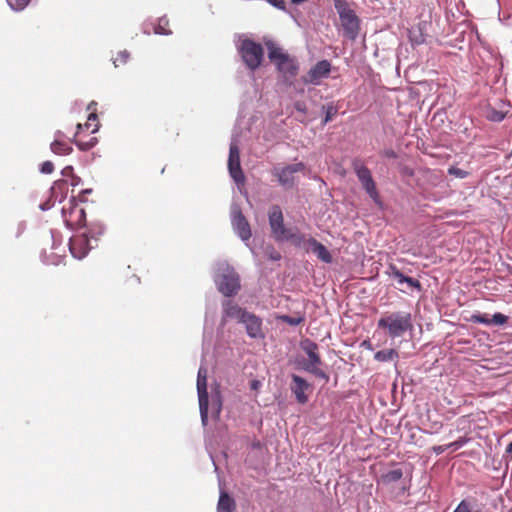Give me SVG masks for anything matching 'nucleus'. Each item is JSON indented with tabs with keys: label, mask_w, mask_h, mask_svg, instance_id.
I'll return each instance as SVG.
<instances>
[{
	"label": "nucleus",
	"mask_w": 512,
	"mask_h": 512,
	"mask_svg": "<svg viewBox=\"0 0 512 512\" xmlns=\"http://www.w3.org/2000/svg\"><path fill=\"white\" fill-rule=\"evenodd\" d=\"M465 35V30L459 32L457 36L452 40L451 46L459 50H463V46L461 45V43L465 41Z\"/></svg>",
	"instance_id": "nucleus-44"
},
{
	"label": "nucleus",
	"mask_w": 512,
	"mask_h": 512,
	"mask_svg": "<svg viewBox=\"0 0 512 512\" xmlns=\"http://www.w3.org/2000/svg\"><path fill=\"white\" fill-rule=\"evenodd\" d=\"M507 115V111L498 110L495 107L488 105L485 110V117L490 122L500 123L502 122Z\"/></svg>",
	"instance_id": "nucleus-29"
},
{
	"label": "nucleus",
	"mask_w": 512,
	"mask_h": 512,
	"mask_svg": "<svg viewBox=\"0 0 512 512\" xmlns=\"http://www.w3.org/2000/svg\"><path fill=\"white\" fill-rule=\"evenodd\" d=\"M264 256L273 262L279 261L282 258V255L279 251L275 249L273 245H267L264 248Z\"/></svg>",
	"instance_id": "nucleus-36"
},
{
	"label": "nucleus",
	"mask_w": 512,
	"mask_h": 512,
	"mask_svg": "<svg viewBox=\"0 0 512 512\" xmlns=\"http://www.w3.org/2000/svg\"><path fill=\"white\" fill-rule=\"evenodd\" d=\"M77 213V218L75 221H72L68 219L67 215L69 214V208L63 207L61 209V215L64 220L65 227L74 233L78 230H81L84 228V226L88 223L86 219V210L84 208H76V210L73 212Z\"/></svg>",
	"instance_id": "nucleus-19"
},
{
	"label": "nucleus",
	"mask_w": 512,
	"mask_h": 512,
	"mask_svg": "<svg viewBox=\"0 0 512 512\" xmlns=\"http://www.w3.org/2000/svg\"><path fill=\"white\" fill-rule=\"evenodd\" d=\"M264 44L269 61L274 65L283 82L291 85V79L295 78L299 73V61L272 39H266Z\"/></svg>",
	"instance_id": "nucleus-4"
},
{
	"label": "nucleus",
	"mask_w": 512,
	"mask_h": 512,
	"mask_svg": "<svg viewBox=\"0 0 512 512\" xmlns=\"http://www.w3.org/2000/svg\"><path fill=\"white\" fill-rule=\"evenodd\" d=\"M267 216L271 236L275 242H289L293 247L297 249H304L306 252H309L308 238L306 237V234L300 232L297 227L292 229L285 225L283 211L279 205H271Z\"/></svg>",
	"instance_id": "nucleus-2"
},
{
	"label": "nucleus",
	"mask_w": 512,
	"mask_h": 512,
	"mask_svg": "<svg viewBox=\"0 0 512 512\" xmlns=\"http://www.w3.org/2000/svg\"><path fill=\"white\" fill-rule=\"evenodd\" d=\"M352 167L355 175L361 183L362 189L378 207L383 208V201L370 169L359 160H354Z\"/></svg>",
	"instance_id": "nucleus-10"
},
{
	"label": "nucleus",
	"mask_w": 512,
	"mask_h": 512,
	"mask_svg": "<svg viewBox=\"0 0 512 512\" xmlns=\"http://www.w3.org/2000/svg\"><path fill=\"white\" fill-rule=\"evenodd\" d=\"M93 193L92 188L82 189L77 196L72 195L69 199V215L72 216L73 212L78 207L79 203L87 202V196Z\"/></svg>",
	"instance_id": "nucleus-26"
},
{
	"label": "nucleus",
	"mask_w": 512,
	"mask_h": 512,
	"mask_svg": "<svg viewBox=\"0 0 512 512\" xmlns=\"http://www.w3.org/2000/svg\"><path fill=\"white\" fill-rule=\"evenodd\" d=\"M169 23L166 15L158 18V23L154 26V33L157 35L169 36L172 34L170 29L165 28Z\"/></svg>",
	"instance_id": "nucleus-31"
},
{
	"label": "nucleus",
	"mask_w": 512,
	"mask_h": 512,
	"mask_svg": "<svg viewBox=\"0 0 512 512\" xmlns=\"http://www.w3.org/2000/svg\"><path fill=\"white\" fill-rule=\"evenodd\" d=\"M55 202L56 201H54V199L49 196L46 201L40 203L39 209L41 211H48L54 206Z\"/></svg>",
	"instance_id": "nucleus-47"
},
{
	"label": "nucleus",
	"mask_w": 512,
	"mask_h": 512,
	"mask_svg": "<svg viewBox=\"0 0 512 512\" xmlns=\"http://www.w3.org/2000/svg\"><path fill=\"white\" fill-rule=\"evenodd\" d=\"M340 105L338 102L335 101H329L320 107V111L322 114L321 118V127H325L330 122L334 120V118L339 113Z\"/></svg>",
	"instance_id": "nucleus-22"
},
{
	"label": "nucleus",
	"mask_w": 512,
	"mask_h": 512,
	"mask_svg": "<svg viewBox=\"0 0 512 512\" xmlns=\"http://www.w3.org/2000/svg\"><path fill=\"white\" fill-rule=\"evenodd\" d=\"M98 119V115L96 113H90L88 115V121H96Z\"/></svg>",
	"instance_id": "nucleus-63"
},
{
	"label": "nucleus",
	"mask_w": 512,
	"mask_h": 512,
	"mask_svg": "<svg viewBox=\"0 0 512 512\" xmlns=\"http://www.w3.org/2000/svg\"><path fill=\"white\" fill-rule=\"evenodd\" d=\"M444 450H445V448H444L443 446H434V447H433V451H434L437 455H439V454L443 453V452H444Z\"/></svg>",
	"instance_id": "nucleus-60"
},
{
	"label": "nucleus",
	"mask_w": 512,
	"mask_h": 512,
	"mask_svg": "<svg viewBox=\"0 0 512 512\" xmlns=\"http://www.w3.org/2000/svg\"><path fill=\"white\" fill-rule=\"evenodd\" d=\"M290 379L289 388L296 402L301 405L307 404L309 401L307 392L313 390V385L306 378L296 373H291Z\"/></svg>",
	"instance_id": "nucleus-16"
},
{
	"label": "nucleus",
	"mask_w": 512,
	"mask_h": 512,
	"mask_svg": "<svg viewBox=\"0 0 512 512\" xmlns=\"http://www.w3.org/2000/svg\"><path fill=\"white\" fill-rule=\"evenodd\" d=\"M98 144L97 137H91L88 141H82L80 143H76V147L83 152L89 151L94 148Z\"/></svg>",
	"instance_id": "nucleus-40"
},
{
	"label": "nucleus",
	"mask_w": 512,
	"mask_h": 512,
	"mask_svg": "<svg viewBox=\"0 0 512 512\" xmlns=\"http://www.w3.org/2000/svg\"><path fill=\"white\" fill-rule=\"evenodd\" d=\"M277 319L293 327H296L305 321V317L303 315L291 316L288 314H281Z\"/></svg>",
	"instance_id": "nucleus-33"
},
{
	"label": "nucleus",
	"mask_w": 512,
	"mask_h": 512,
	"mask_svg": "<svg viewBox=\"0 0 512 512\" xmlns=\"http://www.w3.org/2000/svg\"><path fill=\"white\" fill-rule=\"evenodd\" d=\"M231 225L234 233L243 242L250 240L252 236L250 223L238 206H234L231 210Z\"/></svg>",
	"instance_id": "nucleus-17"
},
{
	"label": "nucleus",
	"mask_w": 512,
	"mask_h": 512,
	"mask_svg": "<svg viewBox=\"0 0 512 512\" xmlns=\"http://www.w3.org/2000/svg\"><path fill=\"white\" fill-rule=\"evenodd\" d=\"M50 235H51V240H52V246L51 248L52 249H57L58 245L60 244V242H57L56 240V235L59 234L56 230L54 229H50Z\"/></svg>",
	"instance_id": "nucleus-52"
},
{
	"label": "nucleus",
	"mask_w": 512,
	"mask_h": 512,
	"mask_svg": "<svg viewBox=\"0 0 512 512\" xmlns=\"http://www.w3.org/2000/svg\"><path fill=\"white\" fill-rule=\"evenodd\" d=\"M196 386L199 401L201 424L203 427H206L209 422V393L207 382V369L202 365L199 367L197 372Z\"/></svg>",
	"instance_id": "nucleus-13"
},
{
	"label": "nucleus",
	"mask_w": 512,
	"mask_h": 512,
	"mask_svg": "<svg viewBox=\"0 0 512 512\" xmlns=\"http://www.w3.org/2000/svg\"><path fill=\"white\" fill-rule=\"evenodd\" d=\"M49 194L54 201L62 203L68 196V181L66 179L55 180L49 189Z\"/></svg>",
	"instance_id": "nucleus-21"
},
{
	"label": "nucleus",
	"mask_w": 512,
	"mask_h": 512,
	"mask_svg": "<svg viewBox=\"0 0 512 512\" xmlns=\"http://www.w3.org/2000/svg\"><path fill=\"white\" fill-rule=\"evenodd\" d=\"M228 320L242 326L250 339L262 340L266 336L262 317L232 300H225L222 303L221 325L225 326Z\"/></svg>",
	"instance_id": "nucleus-1"
},
{
	"label": "nucleus",
	"mask_w": 512,
	"mask_h": 512,
	"mask_svg": "<svg viewBox=\"0 0 512 512\" xmlns=\"http://www.w3.org/2000/svg\"><path fill=\"white\" fill-rule=\"evenodd\" d=\"M399 358V353L394 348L382 349L374 354V360L378 362H391Z\"/></svg>",
	"instance_id": "nucleus-28"
},
{
	"label": "nucleus",
	"mask_w": 512,
	"mask_h": 512,
	"mask_svg": "<svg viewBox=\"0 0 512 512\" xmlns=\"http://www.w3.org/2000/svg\"><path fill=\"white\" fill-rule=\"evenodd\" d=\"M447 173H448V175L454 176L455 178H458V179H465L469 176L468 171L461 169L455 165L450 166L447 170Z\"/></svg>",
	"instance_id": "nucleus-39"
},
{
	"label": "nucleus",
	"mask_w": 512,
	"mask_h": 512,
	"mask_svg": "<svg viewBox=\"0 0 512 512\" xmlns=\"http://www.w3.org/2000/svg\"><path fill=\"white\" fill-rule=\"evenodd\" d=\"M251 447L253 449H260L261 448V442L259 440H256L254 441L252 444H251Z\"/></svg>",
	"instance_id": "nucleus-62"
},
{
	"label": "nucleus",
	"mask_w": 512,
	"mask_h": 512,
	"mask_svg": "<svg viewBox=\"0 0 512 512\" xmlns=\"http://www.w3.org/2000/svg\"><path fill=\"white\" fill-rule=\"evenodd\" d=\"M299 347L307 356L308 373L328 383L330 376L321 368L324 363L319 353L318 344L310 338H304L300 340Z\"/></svg>",
	"instance_id": "nucleus-8"
},
{
	"label": "nucleus",
	"mask_w": 512,
	"mask_h": 512,
	"mask_svg": "<svg viewBox=\"0 0 512 512\" xmlns=\"http://www.w3.org/2000/svg\"><path fill=\"white\" fill-rule=\"evenodd\" d=\"M308 0H289V2L292 4V5H295V6H300L302 4H304L305 2H307Z\"/></svg>",
	"instance_id": "nucleus-61"
},
{
	"label": "nucleus",
	"mask_w": 512,
	"mask_h": 512,
	"mask_svg": "<svg viewBox=\"0 0 512 512\" xmlns=\"http://www.w3.org/2000/svg\"><path fill=\"white\" fill-rule=\"evenodd\" d=\"M106 232V225L100 220L88 222L83 229L77 230L69 239L70 254L77 260L88 256L89 252L97 247L100 237Z\"/></svg>",
	"instance_id": "nucleus-3"
},
{
	"label": "nucleus",
	"mask_w": 512,
	"mask_h": 512,
	"mask_svg": "<svg viewBox=\"0 0 512 512\" xmlns=\"http://www.w3.org/2000/svg\"><path fill=\"white\" fill-rule=\"evenodd\" d=\"M213 281L217 290L227 298L236 296L241 289L239 274L226 261L217 263Z\"/></svg>",
	"instance_id": "nucleus-6"
},
{
	"label": "nucleus",
	"mask_w": 512,
	"mask_h": 512,
	"mask_svg": "<svg viewBox=\"0 0 512 512\" xmlns=\"http://www.w3.org/2000/svg\"><path fill=\"white\" fill-rule=\"evenodd\" d=\"M333 65L328 59L318 60L310 67L306 74L300 77L303 85L319 86L324 79H328L331 75Z\"/></svg>",
	"instance_id": "nucleus-14"
},
{
	"label": "nucleus",
	"mask_w": 512,
	"mask_h": 512,
	"mask_svg": "<svg viewBox=\"0 0 512 512\" xmlns=\"http://www.w3.org/2000/svg\"><path fill=\"white\" fill-rule=\"evenodd\" d=\"M509 456H512V441L509 442L508 445L506 446L505 454H504L503 458H505L506 461H508Z\"/></svg>",
	"instance_id": "nucleus-55"
},
{
	"label": "nucleus",
	"mask_w": 512,
	"mask_h": 512,
	"mask_svg": "<svg viewBox=\"0 0 512 512\" xmlns=\"http://www.w3.org/2000/svg\"><path fill=\"white\" fill-rule=\"evenodd\" d=\"M469 441V438L466 436L458 437L455 441L449 443L447 448H451L453 451H456L462 447H464Z\"/></svg>",
	"instance_id": "nucleus-43"
},
{
	"label": "nucleus",
	"mask_w": 512,
	"mask_h": 512,
	"mask_svg": "<svg viewBox=\"0 0 512 512\" xmlns=\"http://www.w3.org/2000/svg\"><path fill=\"white\" fill-rule=\"evenodd\" d=\"M238 53L248 70L254 72L261 67L264 60V48L261 43L245 38L238 47Z\"/></svg>",
	"instance_id": "nucleus-9"
},
{
	"label": "nucleus",
	"mask_w": 512,
	"mask_h": 512,
	"mask_svg": "<svg viewBox=\"0 0 512 512\" xmlns=\"http://www.w3.org/2000/svg\"><path fill=\"white\" fill-rule=\"evenodd\" d=\"M509 321V316L501 312H495L491 315V326H504Z\"/></svg>",
	"instance_id": "nucleus-37"
},
{
	"label": "nucleus",
	"mask_w": 512,
	"mask_h": 512,
	"mask_svg": "<svg viewBox=\"0 0 512 512\" xmlns=\"http://www.w3.org/2000/svg\"><path fill=\"white\" fill-rule=\"evenodd\" d=\"M212 417L218 419L220 417L223 401L222 395L218 387L212 388L211 391Z\"/></svg>",
	"instance_id": "nucleus-25"
},
{
	"label": "nucleus",
	"mask_w": 512,
	"mask_h": 512,
	"mask_svg": "<svg viewBox=\"0 0 512 512\" xmlns=\"http://www.w3.org/2000/svg\"><path fill=\"white\" fill-rule=\"evenodd\" d=\"M129 56H130V54L127 50L120 51L118 53L117 59L113 62L115 67H117V63H116L117 60H120L122 63H126L127 60L129 59Z\"/></svg>",
	"instance_id": "nucleus-50"
},
{
	"label": "nucleus",
	"mask_w": 512,
	"mask_h": 512,
	"mask_svg": "<svg viewBox=\"0 0 512 512\" xmlns=\"http://www.w3.org/2000/svg\"><path fill=\"white\" fill-rule=\"evenodd\" d=\"M453 512H482L478 505L471 500L465 498L462 499Z\"/></svg>",
	"instance_id": "nucleus-30"
},
{
	"label": "nucleus",
	"mask_w": 512,
	"mask_h": 512,
	"mask_svg": "<svg viewBox=\"0 0 512 512\" xmlns=\"http://www.w3.org/2000/svg\"><path fill=\"white\" fill-rule=\"evenodd\" d=\"M261 386V382L257 379H253L250 381V388L252 390H257Z\"/></svg>",
	"instance_id": "nucleus-56"
},
{
	"label": "nucleus",
	"mask_w": 512,
	"mask_h": 512,
	"mask_svg": "<svg viewBox=\"0 0 512 512\" xmlns=\"http://www.w3.org/2000/svg\"><path fill=\"white\" fill-rule=\"evenodd\" d=\"M99 128H100V125L99 124H96L94 126V128L91 130V134H95L99 131Z\"/></svg>",
	"instance_id": "nucleus-64"
},
{
	"label": "nucleus",
	"mask_w": 512,
	"mask_h": 512,
	"mask_svg": "<svg viewBox=\"0 0 512 512\" xmlns=\"http://www.w3.org/2000/svg\"><path fill=\"white\" fill-rule=\"evenodd\" d=\"M398 171L404 178H412L415 176V170L412 167L402 163L398 164Z\"/></svg>",
	"instance_id": "nucleus-42"
},
{
	"label": "nucleus",
	"mask_w": 512,
	"mask_h": 512,
	"mask_svg": "<svg viewBox=\"0 0 512 512\" xmlns=\"http://www.w3.org/2000/svg\"><path fill=\"white\" fill-rule=\"evenodd\" d=\"M430 25V21L420 20L416 25L412 26L408 30L409 42L413 48L426 43V38L428 36L427 30Z\"/></svg>",
	"instance_id": "nucleus-18"
},
{
	"label": "nucleus",
	"mask_w": 512,
	"mask_h": 512,
	"mask_svg": "<svg viewBox=\"0 0 512 512\" xmlns=\"http://www.w3.org/2000/svg\"><path fill=\"white\" fill-rule=\"evenodd\" d=\"M308 249L309 252H312L320 261L326 264L333 262V256L329 249L312 236L308 237Z\"/></svg>",
	"instance_id": "nucleus-20"
},
{
	"label": "nucleus",
	"mask_w": 512,
	"mask_h": 512,
	"mask_svg": "<svg viewBox=\"0 0 512 512\" xmlns=\"http://www.w3.org/2000/svg\"><path fill=\"white\" fill-rule=\"evenodd\" d=\"M412 272L411 268H399L396 264L390 263L385 274L394 281L393 286L400 292L405 294L420 293L423 286L416 277L411 275Z\"/></svg>",
	"instance_id": "nucleus-7"
},
{
	"label": "nucleus",
	"mask_w": 512,
	"mask_h": 512,
	"mask_svg": "<svg viewBox=\"0 0 512 512\" xmlns=\"http://www.w3.org/2000/svg\"><path fill=\"white\" fill-rule=\"evenodd\" d=\"M74 167L72 165H67L61 170V175L63 177H72L74 175Z\"/></svg>",
	"instance_id": "nucleus-51"
},
{
	"label": "nucleus",
	"mask_w": 512,
	"mask_h": 512,
	"mask_svg": "<svg viewBox=\"0 0 512 512\" xmlns=\"http://www.w3.org/2000/svg\"><path fill=\"white\" fill-rule=\"evenodd\" d=\"M50 150L53 154L58 156H67L73 152V147L67 141L60 142L58 140H53L50 143Z\"/></svg>",
	"instance_id": "nucleus-27"
},
{
	"label": "nucleus",
	"mask_w": 512,
	"mask_h": 512,
	"mask_svg": "<svg viewBox=\"0 0 512 512\" xmlns=\"http://www.w3.org/2000/svg\"><path fill=\"white\" fill-rule=\"evenodd\" d=\"M334 6L339 14L346 35L354 40L359 33L360 20L354 10L348 7L345 0H334Z\"/></svg>",
	"instance_id": "nucleus-12"
},
{
	"label": "nucleus",
	"mask_w": 512,
	"mask_h": 512,
	"mask_svg": "<svg viewBox=\"0 0 512 512\" xmlns=\"http://www.w3.org/2000/svg\"><path fill=\"white\" fill-rule=\"evenodd\" d=\"M289 364H293L295 366V369H297V370H301V371L308 373L307 356L304 357L303 355L298 354V355L294 356L293 358L289 359Z\"/></svg>",
	"instance_id": "nucleus-34"
},
{
	"label": "nucleus",
	"mask_w": 512,
	"mask_h": 512,
	"mask_svg": "<svg viewBox=\"0 0 512 512\" xmlns=\"http://www.w3.org/2000/svg\"><path fill=\"white\" fill-rule=\"evenodd\" d=\"M77 136H78V135L74 134V136H73V137H71V138H68V137H67V142H68L70 145L74 144V145L76 146V143H80V142H82L81 140H78V139H77Z\"/></svg>",
	"instance_id": "nucleus-58"
},
{
	"label": "nucleus",
	"mask_w": 512,
	"mask_h": 512,
	"mask_svg": "<svg viewBox=\"0 0 512 512\" xmlns=\"http://www.w3.org/2000/svg\"><path fill=\"white\" fill-rule=\"evenodd\" d=\"M236 510V501L234 497L227 491L220 489L219 499L217 502V512H234Z\"/></svg>",
	"instance_id": "nucleus-23"
},
{
	"label": "nucleus",
	"mask_w": 512,
	"mask_h": 512,
	"mask_svg": "<svg viewBox=\"0 0 512 512\" xmlns=\"http://www.w3.org/2000/svg\"><path fill=\"white\" fill-rule=\"evenodd\" d=\"M491 316L488 313L476 311L469 317V321L476 324H482L485 326H491Z\"/></svg>",
	"instance_id": "nucleus-32"
},
{
	"label": "nucleus",
	"mask_w": 512,
	"mask_h": 512,
	"mask_svg": "<svg viewBox=\"0 0 512 512\" xmlns=\"http://www.w3.org/2000/svg\"><path fill=\"white\" fill-rule=\"evenodd\" d=\"M377 328L383 330L391 339L403 337L407 333L412 336V314L404 310L387 312L378 319Z\"/></svg>",
	"instance_id": "nucleus-5"
},
{
	"label": "nucleus",
	"mask_w": 512,
	"mask_h": 512,
	"mask_svg": "<svg viewBox=\"0 0 512 512\" xmlns=\"http://www.w3.org/2000/svg\"><path fill=\"white\" fill-rule=\"evenodd\" d=\"M84 127L88 128L89 124L82 125L81 123H78L76 125V133L75 134L79 135L84 130Z\"/></svg>",
	"instance_id": "nucleus-59"
},
{
	"label": "nucleus",
	"mask_w": 512,
	"mask_h": 512,
	"mask_svg": "<svg viewBox=\"0 0 512 512\" xmlns=\"http://www.w3.org/2000/svg\"><path fill=\"white\" fill-rule=\"evenodd\" d=\"M293 108L295 109L296 112L302 114L303 116H305L308 113L307 105L302 100H297L293 102Z\"/></svg>",
	"instance_id": "nucleus-45"
},
{
	"label": "nucleus",
	"mask_w": 512,
	"mask_h": 512,
	"mask_svg": "<svg viewBox=\"0 0 512 512\" xmlns=\"http://www.w3.org/2000/svg\"><path fill=\"white\" fill-rule=\"evenodd\" d=\"M380 156L387 159H396L398 154L392 148H384L379 152Z\"/></svg>",
	"instance_id": "nucleus-46"
},
{
	"label": "nucleus",
	"mask_w": 512,
	"mask_h": 512,
	"mask_svg": "<svg viewBox=\"0 0 512 512\" xmlns=\"http://www.w3.org/2000/svg\"><path fill=\"white\" fill-rule=\"evenodd\" d=\"M362 347L366 348L367 350L373 351L374 347L370 340H364L361 344Z\"/></svg>",
	"instance_id": "nucleus-57"
},
{
	"label": "nucleus",
	"mask_w": 512,
	"mask_h": 512,
	"mask_svg": "<svg viewBox=\"0 0 512 512\" xmlns=\"http://www.w3.org/2000/svg\"><path fill=\"white\" fill-rule=\"evenodd\" d=\"M54 163L50 160H46L39 164V172L44 175H50L54 172Z\"/></svg>",
	"instance_id": "nucleus-41"
},
{
	"label": "nucleus",
	"mask_w": 512,
	"mask_h": 512,
	"mask_svg": "<svg viewBox=\"0 0 512 512\" xmlns=\"http://www.w3.org/2000/svg\"><path fill=\"white\" fill-rule=\"evenodd\" d=\"M83 183V180L80 176L74 174L72 177H71V181H70V185L72 187H76L78 185H81Z\"/></svg>",
	"instance_id": "nucleus-54"
},
{
	"label": "nucleus",
	"mask_w": 512,
	"mask_h": 512,
	"mask_svg": "<svg viewBox=\"0 0 512 512\" xmlns=\"http://www.w3.org/2000/svg\"><path fill=\"white\" fill-rule=\"evenodd\" d=\"M26 228H27L26 221H20L17 224L15 238H17V239L20 238L22 236V234L25 232Z\"/></svg>",
	"instance_id": "nucleus-48"
},
{
	"label": "nucleus",
	"mask_w": 512,
	"mask_h": 512,
	"mask_svg": "<svg viewBox=\"0 0 512 512\" xmlns=\"http://www.w3.org/2000/svg\"><path fill=\"white\" fill-rule=\"evenodd\" d=\"M67 136L66 134L61 130H56L54 132V140H58L60 142H66Z\"/></svg>",
	"instance_id": "nucleus-53"
},
{
	"label": "nucleus",
	"mask_w": 512,
	"mask_h": 512,
	"mask_svg": "<svg viewBox=\"0 0 512 512\" xmlns=\"http://www.w3.org/2000/svg\"><path fill=\"white\" fill-rule=\"evenodd\" d=\"M403 470L399 467L389 470L381 474V476L377 479L378 484H382L384 486H388L394 483H397L403 478Z\"/></svg>",
	"instance_id": "nucleus-24"
},
{
	"label": "nucleus",
	"mask_w": 512,
	"mask_h": 512,
	"mask_svg": "<svg viewBox=\"0 0 512 512\" xmlns=\"http://www.w3.org/2000/svg\"><path fill=\"white\" fill-rule=\"evenodd\" d=\"M306 169L304 162L275 166L272 169V176L285 191H290L297 186L296 173H302Z\"/></svg>",
	"instance_id": "nucleus-11"
},
{
	"label": "nucleus",
	"mask_w": 512,
	"mask_h": 512,
	"mask_svg": "<svg viewBox=\"0 0 512 512\" xmlns=\"http://www.w3.org/2000/svg\"><path fill=\"white\" fill-rule=\"evenodd\" d=\"M32 0H7L9 7L16 12L23 11Z\"/></svg>",
	"instance_id": "nucleus-38"
},
{
	"label": "nucleus",
	"mask_w": 512,
	"mask_h": 512,
	"mask_svg": "<svg viewBox=\"0 0 512 512\" xmlns=\"http://www.w3.org/2000/svg\"><path fill=\"white\" fill-rule=\"evenodd\" d=\"M40 260H41V262H42L43 264H46V265H48V264H54V265H57V264H58V262H56V261H51V260L49 259V256H48V254H47V252H46V250H45V249H43V250L41 251V253H40Z\"/></svg>",
	"instance_id": "nucleus-49"
},
{
	"label": "nucleus",
	"mask_w": 512,
	"mask_h": 512,
	"mask_svg": "<svg viewBox=\"0 0 512 512\" xmlns=\"http://www.w3.org/2000/svg\"><path fill=\"white\" fill-rule=\"evenodd\" d=\"M227 168L229 175L235 184L237 186L243 185L245 182V175L241 167L240 148L234 139L231 140L229 145Z\"/></svg>",
	"instance_id": "nucleus-15"
},
{
	"label": "nucleus",
	"mask_w": 512,
	"mask_h": 512,
	"mask_svg": "<svg viewBox=\"0 0 512 512\" xmlns=\"http://www.w3.org/2000/svg\"><path fill=\"white\" fill-rule=\"evenodd\" d=\"M272 7L288 14L291 18L295 20V16L293 12L287 8V4L285 0H265Z\"/></svg>",
	"instance_id": "nucleus-35"
}]
</instances>
